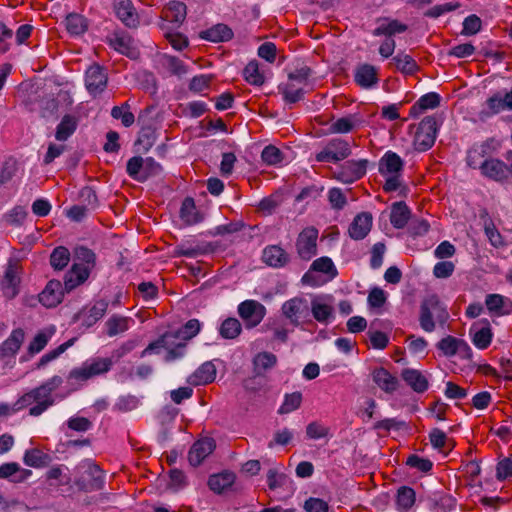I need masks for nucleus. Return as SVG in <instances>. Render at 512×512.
Masks as SVG:
<instances>
[{"label":"nucleus","instance_id":"obj_1","mask_svg":"<svg viewBox=\"0 0 512 512\" xmlns=\"http://www.w3.org/2000/svg\"><path fill=\"white\" fill-rule=\"evenodd\" d=\"M21 267L18 260L10 258L0 278V290L7 300L14 299L20 292Z\"/></svg>","mask_w":512,"mask_h":512},{"label":"nucleus","instance_id":"obj_2","mask_svg":"<svg viewBox=\"0 0 512 512\" xmlns=\"http://www.w3.org/2000/svg\"><path fill=\"white\" fill-rule=\"evenodd\" d=\"M113 365L111 358H92L86 360L80 367L70 371L68 378L77 381H87L90 378L108 372Z\"/></svg>","mask_w":512,"mask_h":512},{"label":"nucleus","instance_id":"obj_3","mask_svg":"<svg viewBox=\"0 0 512 512\" xmlns=\"http://www.w3.org/2000/svg\"><path fill=\"white\" fill-rule=\"evenodd\" d=\"M438 121L435 116H426L419 123L414 138V147L419 152L429 150L435 143Z\"/></svg>","mask_w":512,"mask_h":512},{"label":"nucleus","instance_id":"obj_4","mask_svg":"<svg viewBox=\"0 0 512 512\" xmlns=\"http://www.w3.org/2000/svg\"><path fill=\"white\" fill-rule=\"evenodd\" d=\"M281 313L291 325L298 327L310 316L309 301L304 297H293L282 304Z\"/></svg>","mask_w":512,"mask_h":512},{"label":"nucleus","instance_id":"obj_5","mask_svg":"<svg viewBox=\"0 0 512 512\" xmlns=\"http://www.w3.org/2000/svg\"><path fill=\"white\" fill-rule=\"evenodd\" d=\"M20 398L24 408L35 403L29 409V415L34 417L40 416L54 404L53 396L47 393V391H42L39 386L25 393Z\"/></svg>","mask_w":512,"mask_h":512},{"label":"nucleus","instance_id":"obj_6","mask_svg":"<svg viewBox=\"0 0 512 512\" xmlns=\"http://www.w3.org/2000/svg\"><path fill=\"white\" fill-rule=\"evenodd\" d=\"M440 309H446V306L440 301L437 295L426 297L420 306V327L426 332H432L435 329L433 317L440 313Z\"/></svg>","mask_w":512,"mask_h":512},{"label":"nucleus","instance_id":"obj_7","mask_svg":"<svg viewBox=\"0 0 512 512\" xmlns=\"http://www.w3.org/2000/svg\"><path fill=\"white\" fill-rule=\"evenodd\" d=\"M318 230L315 227H306L298 235L296 249L299 257L303 260H310L317 254Z\"/></svg>","mask_w":512,"mask_h":512},{"label":"nucleus","instance_id":"obj_8","mask_svg":"<svg viewBox=\"0 0 512 512\" xmlns=\"http://www.w3.org/2000/svg\"><path fill=\"white\" fill-rule=\"evenodd\" d=\"M481 174L495 182L503 183L508 180L510 175L509 166L498 158H486L480 165Z\"/></svg>","mask_w":512,"mask_h":512},{"label":"nucleus","instance_id":"obj_9","mask_svg":"<svg viewBox=\"0 0 512 512\" xmlns=\"http://www.w3.org/2000/svg\"><path fill=\"white\" fill-rule=\"evenodd\" d=\"M108 76L105 69L98 65H91L85 73V87L92 96L102 93L107 87Z\"/></svg>","mask_w":512,"mask_h":512},{"label":"nucleus","instance_id":"obj_10","mask_svg":"<svg viewBox=\"0 0 512 512\" xmlns=\"http://www.w3.org/2000/svg\"><path fill=\"white\" fill-rule=\"evenodd\" d=\"M505 110H512V90L504 95L498 92L489 97L486 100V109L479 112V117L481 120H485Z\"/></svg>","mask_w":512,"mask_h":512},{"label":"nucleus","instance_id":"obj_11","mask_svg":"<svg viewBox=\"0 0 512 512\" xmlns=\"http://www.w3.org/2000/svg\"><path fill=\"white\" fill-rule=\"evenodd\" d=\"M83 467L86 468L85 472L90 477V480L85 482V480L81 478L76 479L75 485L79 488V490L89 492L102 489L104 486V474L99 466L87 460L83 463Z\"/></svg>","mask_w":512,"mask_h":512},{"label":"nucleus","instance_id":"obj_12","mask_svg":"<svg viewBox=\"0 0 512 512\" xmlns=\"http://www.w3.org/2000/svg\"><path fill=\"white\" fill-rule=\"evenodd\" d=\"M239 316L248 321L251 327L257 326L266 315V308L256 300H245L238 305Z\"/></svg>","mask_w":512,"mask_h":512},{"label":"nucleus","instance_id":"obj_13","mask_svg":"<svg viewBox=\"0 0 512 512\" xmlns=\"http://www.w3.org/2000/svg\"><path fill=\"white\" fill-rule=\"evenodd\" d=\"M64 293L62 283L59 280H50L39 294V302L47 308L56 307L62 302Z\"/></svg>","mask_w":512,"mask_h":512},{"label":"nucleus","instance_id":"obj_14","mask_svg":"<svg viewBox=\"0 0 512 512\" xmlns=\"http://www.w3.org/2000/svg\"><path fill=\"white\" fill-rule=\"evenodd\" d=\"M470 335L473 344L478 349H486L491 344L493 337L489 321L487 319H481L474 323L470 328Z\"/></svg>","mask_w":512,"mask_h":512},{"label":"nucleus","instance_id":"obj_15","mask_svg":"<svg viewBox=\"0 0 512 512\" xmlns=\"http://www.w3.org/2000/svg\"><path fill=\"white\" fill-rule=\"evenodd\" d=\"M372 219V215L369 212L357 214L348 229L350 237L354 240L364 239L371 230Z\"/></svg>","mask_w":512,"mask_h":512},{"label":"nucleus","instance_id":"obj_16","mask_svg":"<svg viewBox=\"0 0 512 512\" xmlns=\"http://www.w3.org/2000/svg\"><path fill=\"white\" fill-rule=\"evenodd\" d=\"M89 267H84L82 264L75 263L71 269L65 274L63 290L66 293L71 292L80 284L84 283L89 277Z\"/></svg>","mask_w":512,"mask_h":512},{"label":"nucleus","instance_id":"obj_17","mask_svg":"<svg viewBox=\"0 0 512 512\" xmlns=\"http://www.w3.org/2000/svg\"><path fill=\"white\" fill-rule=\"evenodd\" d=\"M354 81L361 88H372L379 81L376 67L367 63L358 65L354 71Z\"/></svg>","mask_w":512,"mask_h":512},{"label":"nucleus","instance_id":"obj_18","mask_svg":"<svg viewBox=\"0 0 512 512\" xmlns=\"http://www.w3.org/2000/svg\"><path fill=\"white\" fill-rule=\"evenodd\" d=\"M310 314L313 318L322 324H328L334 319V308L326 303L322 297H314L309 302Z\"/></svg>","mask_w":512,"mask_h":512},{"label":"nucleus","instance_id":"obj_19","mask_svg":"<svg viewBox=\"0 0 512 512\" xmlns=\"http://www.w3.org/2000/svg\"><path fill=\"white\" fill-rule=\"evenodd\" d=\"M215 448L214 440L211 438H204L193 444L189 453L188 460L192 466H198L201 462L210 455Z\"/></svg>","mask_w":512,"mask_h":512},{"label":"nucleus","instance_id":"obj_20","mask_svg":"<svg viewBox=\"0 0 512 512\" xmlns=\"http://www.w3.org/2000/svg\"><path fill=\"white\" fill-rule=\"evenodd\" d=\"M114 10L124 25L129 28L137 26L138 15L131 0H114Z\"/></svg>","mask_w":512,"mask_h":512},{"label":"nucleus","instance_id":"obj_21","mask_svg":"<svg viewBox=\"0 0 512 512\" xmlns=\"http://www.w3.org/2000/svg\"><path fill=\"white\" fill-rule=\"evenodd\" d=\"M368 161L366 159L350 160L345 162L339 179L345 183H352L366 174Z\"/></svg>","mask_w":512,"mask_h":512},{"label":"nucleus","instance_id":"obj_22","mask_svg":"<svg viewBox=\"0 0 512 512\" xmlns=\"http://www.w3.org/2000/svg\"><path fill=\"white\" fill-rule=\"evenodd\" d=\"M408 26L401 23L397 19L380 18L378 19V26L373 30L374 36H386L392 38L396 34L406 32Z\"/></svg>","mask_w":512,"mask_h":512},{"label":"nucleus","instance_id":"obj_23","mask_svg":"<svg viewBox=\"0 0 512 512\" xmlns=\"http://www.w3.org/2000/svg\"><path fill=\"white\" fill-rule=\"evenodd\" d=\"M215 378L216 367L213 362L207 361L188 377L187 382L193 386H200L212 383Z\"/></svg>","mask_w":512,"mask_h":512},{"label":"nucleus","instance_id":"obj_24","mask_svg":"<svg viewBox=\"0 0 512 512\" xmlns=\"http://www.w3.org/2000/svg\"><path fill=\"white\" fill-rule=\"evenodd\" d=\"M262 258L267 265L273 268L284 267L289 262L288 253L278 245L267 246L263 250Z\"/></svg>","mask_w":512,"mask_h":512},{"label":"nucleus","instance_id":"obj_25","mask_svg":"<svg viewBox=\"0 0 512 512\" xmlns=\"http://www.w3.org/2000/svg\"><path fill=\"white\" fill-rule=\"evenodd\" d=\"M403 167L404 161L393 151H387L379 160V172L381 175L399 174Z\"/></svg>","mask_w":512,"mask_h":512},{"label":"nucleus","instance_id":"obj_26","mask_svg":"<svg viewBox=\"0 0 512 512\" xmlns=\"http://www.w3.org/2000/svg\"><path fill=\"white\" fill-rule=\"evenodd\" d=\"M232 29L226 24H216L200 32V38L210 42H226L233 38Z\"/></svg>","mask_w":512,"mask_h":512},{"label":"nucleus","instance_id":"obj_27","mask_svg":"<svg viewBox=\"0 0 512 512\" xmlns=\"http://www.w3.org/2000/svg\"><path fill=\"white\" fill-rule=\"evenodd\" d=\"M490 148L489 141L474 144L467 152V165L473 169H480L481 162L483 161L481 159L490 158Z\"/></svg>","mask_w":512,"mask_h":512},{"label":"nucleus","instance_id":"obj_28","mask_svg":"<svg viewBox=\"0 0 512 512\" xmlns=\"http://www.w3.org/2000/svg\"><path fill=\"white\" fill-rule=\"evenodd\" d=\"M411 216V211L403 201L395 202L391 206L390 222L396 229L404 228Z\"/></svg>","mask_w":512,"mask_h":512},{"label":"nucleus","instance_id":"obj_29","mask_svg":"<svg viewBox=\"0 0 512 512\" xmlns=\"http://www.w3.org/2000/svg\"><path fill=\"white\" fill-rule=\"evenodd\" d=\"M401 376L407 385L417 393H423L428 389V379L419 370L406 368L402 371Z\"/></svg>","mask_w":512,"mask_h":512},{"label":"nucleus","instance_id":"obj_30","mask_svg":"<svg viewBox=\"0 0 512 512\" xmlns=\"http://www.w3.org/2000/svg\"><path fill=\"white\" fill-rule=\"evenodd\" d=\"M372 377L379 388L387 393H393L398 388V379L383 367L375 369L372 373Z\"/></svg>","mask_w":512,"mask_h":512},{"label":"nucleus","instance_id":"obj_31","mask_svg":"<svg viewBox=\"0 0 512 512\" xmlns=\"http://www.w3.org/2000/svg\"><path fill=\"white\" fill-rule=\"evenodd\" d=\"M235 479L236 476L233 472L223 471L211 475L208 479V486L213 492L221 494L233 485Z\"/></svg>","mask_w":512,"mask_h":512},{"label":"nucleus","instance_id":"obj_32","mask_svg":"<svg viewBox=\"0 0 512 512\" xmlns=\"http://www.w3.org/2000/svg\"><path fill=\"white\" fill-rule=\"evenodd\" d=\"M440 95L436 92H429L422 95L417 102L411 107L409 115L411 117H418L423 111L427 109H434L440 104Z\"/></svg>","mask_w":512,"mask_h":512},{"label":"nucleus","instance_id":"obj_33","mask_svg":"<svg viewBox=\"0 0 512 512\" xmlns=\"http://www.w3.org/2000/svg\"><path fill=\"white\" fill-rule=\"evenodd\" d=\"M24 338L25 332L23 329H14L10 336L0 346V351L3 356H14L19 351Z\"/></svg>","mask_w":512,"mask_h":512},{"label":"nucleus","instance_id":"obj_34","mask_svg":"<svg viewBox=\"0 0 512 512\" xmlns=\"http://www.w3.org/2000/svg\"><path fill=\"white\" fill-rule=\"evenodd\" d=\"M23 462L25 465L33 468H42L52 462V457L38 448H32L25 451Z\"/></svg>","mask_w":512,"mask_h":512},{"label":"nucleus","instance_id":"obj_35","mask_svg":"<svg viewBox=\"0 0 512 512\" xmlns=\"http://www.w3.org/2000/svg\"><path fill=\"white\" fill-rule=\"evenodd\" d=\"M180 217L187 225H194L203 221V215L198 212L193 198L190 197L184 199L180 209Z\"/></svg>","mask_w":512,"mask_h":512},{"label":"nucleus","instance_id":"obj_36","mask_svg":"<svg viewBox=\"0 0 512 512\" xmlns=\"http://www.w3.org/2000/svg\"><path fill=\"white\" fill-rule=\"evenodd\" d=\"M391 64H394L398 71L407 75H412L419 69L413 57L406 54L404 51H399L392 58Z\"/></svg>","mask_w":512,"mask_h":512},{"label":"nucleus","instance_id":"obj_37","mask_svg":"<svg viewBox=\"0 0 512 512\" xmlns=\"http://www.w3.org/2000/svg\"><path fill=\"white\" fill-rule=\"evenodd\" d=\"M277 364V357L271 352H259L253 358L254 372L262 375L267 370L272 369Z\"/></svg>","mask_w":512,"mask_h":512},{"label":"nucleus","instance_id":"obj_38","mask_svg":"<svg viewBox=\"0 0 512 512\" xmlns=\"http://www.w3.org/2000/svg\"><path fill=\"white\" fill-rule=\"evenodd\" d=\"M77 129V120L72 115H65L56 127L55 138L66 141Z\"/></svg>","mask_w":512,"mask_h":512},{"label":"nucleus","instance_id":"obj_39","mask_svg":"<svg viewBox=\"0 0 512 512\" xmlns=\"http://www.w3.org/2000/svg\"><path fill=\"white\" fill-rule=\"evenodd\" d=\"M507 298L500 294H488L485 299L487 309L497 316L507 315L511 312L506 306Z\"/></svg>","mask_w":512,"mask_h":512},{"label":"nucleus","instance_id":"obj_40","mask_svg":"<svg viewBox=\"0 0 512 512\" xmlns=\"http://www.w3.org/2000/svg\"><path fill=\"white\" fill-rule=\"evenodd\" d=\"M65 26L71 35L79 36L88 28L87 20L80 14L70 13L65 19Z\"/></svg>","mask_w":512,"mask_h":512},{"label":"nucleus","instance_id":"obj_41","mask_svg":"<svg viewBox=\"0 0 512 512\" xmlns=\"http://www.w3.org/2000/svg\"><path fill=\"white\" fill-rule=\"evenodd\" d=\"M416 494L414 489L408 486H401L397 490L396 504L399 511L404 512L410 509L415 503Z\"/></svg>","mask_w":512,"mask_h":512},{"label":"nucleus","instance_id":"obj_42","mask_svg":"<svg viewBox=\"0 0 512 512\" xmlns=\"http://www.w3.org/2000/svg\"><path fill=\"white\" fill-rule=\"evenodd\" d=\"M242 331V325L236 318L225 319L219 328V334L224 339H235L240 335Z\"/></svg>","mask_w":512,"mask_h":512},{"label":"nucleus","instance_id":"obj_43","mask_svg":"<svg viewBox=\"0 0 512 512\" xmlns=\"http://www.w3.org/2000/svg\"><path fill=\"white\" fill-rule=\"evenodd\" d=\"M459 345H464L463 339L453 336H446L437 343V348L447 357H452L458 353Z\"/></svg>","mask_w":512,"mask_h":512},{"label":"nucleus","instance_id":"obj_44","mask_svg":"<svg viewBox=\"0 0 512 512\" xmlns=\"http://www.w3.org/2000/svg\"><path fill=\"white\" fill-rule=\"evenodd\" d=\"M279 89L283 95V100L287 104L297 103L304 98L305 91L303 88H296L292 82L279 86Z\"/></svg>","mask_w":512,"mask_h":512},{"label":"nucleus","instance_id":"obj_45","mask_svg":"<svg viewBox=\"0 0 512 512\" xmlns=\"http://www.w3.org/2000/svg\"><path fill=\"white\" fill-rule=\"evenodd\" d=\"M70 261V252L64 246L56 247L50 255V264L55 270L64 269Z\"/></svg>","mask_w":512,"mask_h":512},{"label":"nucleus","instance_id":"obj_46","mask_svg":"<svg viewBox=\"0 0 512 512\" xmlns=\"http://www.w3.org/2000/svg\"><path fill=\"white\" fill-rule=\"evenodd\" d=\"M143 167L144 159L141 156H134L128 160L126 172L132 179L138 182H145Z\"/></svg>","mask_w":512,"mask_h":512},{"label":"nucleus","instance_id":"obj_47","mask_svg":"<svg viewBox=\"0 0 512 512\" xmlns=\"http://www.w3.org/2000/svg\"><path fill=\"white\" fill-rule=\"evenodd\" d=\"M75 341H76L75 338L69 339L68 341L59 345L54 350H51L48 353L44 354L40 358V360L37 364V368H42V367L46 366L49 362L57 359L62 353H64L69 347H71Z\"/></svg>","mask_w":512,"mask_h":512},{"label":"nucleus","instance_id":"obj_48","mask_svg":"<svg viewBox=\"0 0 512 512\" xmlns=\"http://www.w3.org/2000/svg\"><path fill=\"white\" fill-rule=\"evenodd\" d=\"M244 77L247 82L252 85L260 86L264 83V76L259 71L257 61H250L243 71Z\"/></svg>","mask_w":512,"mask_h":512},{"label":"nucleus","instance_id":"obj_49","mask_svg":"<svg viewBox=\"0 0 512 512\" xmlns=\"http://www.w3.org/2000/svg\"><path fill=\"white\" fill-rule=\"evenodd\" d=\"M155 138V131L152 127H143L139 132L135 146L142 147V151L146 153L154 145Z\"/></svg>","mask_w":512,"mask_h":512},{"label":"nucleus","instance_id":"obj_50","mask_svg":"<svg viewBox=\"0 0 512 512\" xmlns=\"http://www.w3.org/2000/svg\"><path fill=\"white\" fill-rule=\"evenodd\" d=\"M127 322L128 318L126 317L118 315L111 316L106 322L107 334L109 336H115L119 333L126 331L128 329Z\"/></svg>","mask_w":512,"mask_h":512},{"label":"nucleus","instance_id":"obj_51","mask_svg":"<svg viewBox=\"0 0 512 512\" xmlns=\"http://www.w3.org/2000/svg\"><path fill=\"white\" fill-rule=\"evenodd\" d=\"M261 159L267 165H278L284 157L282 151L274 145H267L261 153Z\"/></svg>","mask_w":512,"mask_h":512},{"label":"nucleus","instance_id":"obj_52","mask_svg":"<svg viewBox=\"0 0 512 512\" xmlns=\"http://www.w3.org/2000/svg\"><path fill=\"white\" fill-rule=\"evenodd\" d=\"M45 478L49 481V486H60L70 483V477L63 475V469L60 465L50 468L46 472Z\"/></svg>","mask_w":512,"mask_h":512},{"label":"nucleus","instance_id":"obj_53","mask_svg":"<svg viewBox=\"0 0 512 512\" xmlns=\"http://www.w3.org/2000/svg\"><path fill=\"white\" fill-rule=\"evenodd\" d=\"M201 328V324L198 319H190L188 320L181 328L176 330L180 339L183 341H188L195 337Z\"/></svg>","mask_w":512,"mask_h":512},{"label":"nucleus","instance_id":"obj_54","mask_svg":"<svg viewBox=\"0 0 512 512\" xmlns=\"http://www.w3.org/2000/svg\"><path fill=\"white\" fill-rule=\"evenodd\" d=\"M206 252V249L200 245H192L189 242H184L176 246L175 255L188 258H195Z\"/></svg>","mask_w":512,"mask_h":512},{"label":"nucleus","instance_id":"obj_55","mask_svg":"<svg viewBox=\"0 0 512 512\" xmlns=\"http://www.w3.org/2000/svg\"><path fill=\"white\" fill-rule=\"evenodd\" d=\"M168 10L171 13V22L175 23L177 26L184 22L187 14V7L183 2L171 1L168 4Z\"/></svg>","mask_w":512,"mask_h":512},{"label":"nucleus","instance_id":"obj_56","mask_svg":"<svg viewBox=\"0 0 512 512\" xmlns=\"http://www.w3.org/2000/svg\"><path fill=\"white\" fill-rule=\"evenodd\" d=\"M302 402V394L300 392H293L286 394L283 404L279 408L280 414H287L298 409Z\"/></svg>","mask_w":512,"mask_h":512},{"label":"nucleus","instance_id":"obj_57","mask_svg":"<svg viewBox=\"0 0 512 512\" xmlns=\"http://www.w3.org/2000/svg\"><path fill=\"white\" fill-rule=\"evenodd\" d=\"M310 270L331 274L334 277L337 274L333 261L329 257H320L313 261Z\"/></svg>","mask_w":512,"mask_h":512},{"label":"nucleus","instance_id":"obj_58","mask_svg":"<svg viewBox=\"0 0 512 512\" xmlns=\"http://www.w3.org/2000/svg\"><path fill=\"white\" fill-rule=\"evenodd\" d=\"M74 254L75 258L82 262L81 264L84 267H89L91 270V268L95 265L96 256L91 249L84 246H79L75 248Z\"/></svg>","mask_w":512,"mask_h":512},{"label":"nucleus","instance_id":"obj_59","mask_svg":"<svg viewBox=\"0 0 512 512\" xmlns=\"http://www.w3.org/2000/svg\"><path fill=\"white\" fill-rule=\"evenodd\" d=\"M327 145L339 160H343L351 154L350 146L345 140L332 139Z\"/></svg>","mask_w":512,"mask_h":512},{"label":"nucleus","instance_id":"obj_60","mask_svg":"<svg viewBox=\"0 0 512 512\" xmlns=\"http://www.w3.org/2000/svg\"><path fill=\"white\" fill-rule=\"evenodd\" d=\"M482 21L477 15H469L463 21L462 35H474L481 29Z\"/></svg>","mask_w":512,"mask_h":512},{"label":"nucleus","instance_id":"obj_61","mask_svg":"<svg viewBox=\"0 0 512 512\" xmlns=\"http://www.w3.org/2000/svg\"><path fill=\"white\" fill-rule=\"evenodd\" d=\"M328 200L330 202V205L335 210H342L346 203V197L343 194L342 190L340 188H332L328 192Z\"/></svg>","mask_w":512,"mask_h":512},{"label":"nucleus","instance_id":"obj_62","mask_svg":"<svg viewBox=\"0 0 512 512\" xmlns=\"http://www.w3.org/2000/svg\"><path fill=\"white\" fill-rule=\"evenodd\" d=\"M287 480L288 477L284 473H279L276 469H269L267 472V483L271 490L284 486Z\"/></svg>","mask_w":512,"mask_h":512},{"label":"nucleus","instance_id":"obj_63","mask_svg":"<svg viewBox=\"0 0 512 512\" xmlns=\"http://www.w3.org/2000/svg\"><path fill=\"white\" fill-rule=\"evenodd\" d=\"M406 464L424 473L429 472L433 467V463L429 459L421 458L415 454L407 458Z\"/></svg>","mask_w":512,"mask_h":512},{"label":"nucleus","instance_id":"obj_64","mask_svg":"<svg viewBox=\"0 0 512 512\" xmlns=\"http://www.w3.org/2000/svg\"><path fill=\"white\" fill-rule=\"evenodd\" d=\"M307 512H328V503L320 498L310 497L304 503Z\"/></svg>","mask_w":512,"mask_h":512}]
</instances>
